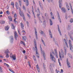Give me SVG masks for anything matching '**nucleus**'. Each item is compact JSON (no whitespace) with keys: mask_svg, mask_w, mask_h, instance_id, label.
<instances>
[{"mask_svg":"<svg viewBox=\"0 0 73 73\" xmlns=\"http://www.w3.org/2000/svg\"><path fill=\"white\" fill-rule=\"evenodd\" d=\"M10 42L11 43V44H13V41H14V40H13L12 39H10Z\"/></svg>","mask_w":73,"mask_h":73,"instance_id":"72a5a7b5","label":"nucleus"},{"mask_svg":"<svg viewBox=\"0 0 73 73\" xmlns=\"http://www.w3.org/2000/svg\"><path fill=\"white\" fill-rule=\"evenodd\" d=\"M40 33L41 35H44V37L45 36V33H44V32H43L42 31H41Z\"/></svg>","mask_w":73,"mask_h":73,"instance_id":"cd10ccee","label":"nucleus"},{"mask_svg":"<svg viewBox=\"0 0 73 73\" xmlns=\"http://www.w3.org/2000/svg\"><path fill=\"white\" fill-rule=\"evenodd\" d=\"M43 54V57H44V60H45V53H44V54Z\"/></svg>","mask_w":73,"mask_h":73,"instance_id":"58836bf2","label":"nucleus"},{"mask_svg":"<svg viewBox=\"0 0 73 73\" xmlns=\"http://www.w3.org/2000/svg\"><path fill=\"white\" fill-rule=\"evenodd\" d=\"M43 67L44 68V69H45V64H44V63H43Z\"/></svg>","mask_w":73,"mask_h":73,"instance_id":"13d9d810","label":"nucleus"},{"mask_svg":"<svg viewBox=\"0 0 73 73\" xmlns=\"http://www.w3.org/2000/svg\"><path fill=\"white\" fill-rule=\"evenodd\" d=\"M40 49L41 53L42 54H44V53H45V52H44V51L42 50V48L41 47V44H40Z\"/></svg>","mask_w":73,"mask_h":73,"instance_id":"6e6552de","label":"nucleus"},{"mask_svg":"<svg viewBox=\"0 0 73 73\" xmlns=\"http://www.w3.org/2000/svg\"><path fill=\"white\" fill-rule=\"evenodd\" d=\"M16 19H17V18H15L14 20V21L15 23V24H17L18 23L17 21H16Z\"/></svg>","mask_w":73,"mask_h":73,"instance_id":"c85d7f7f","label":"nucleus"},{"mask_svg":"<svg viewBox=\"0 0 73 73\" xmlns=\"http://www.w3.org/2000/svg\"><path fill=\"white\" fill-rule=\"evenodd\" d=\"M61 72H62V73H63V70H62V69H61Z\"/></svg>","mask_w":73,"mask_h":73,"instance_id":"774afa93","label":"nucleus"},{"mask_svg":"<svg viewBox=\"0 0 73 73\" xmlns=\"http://www.w3.org/2000/svg\"><path fill=\"white\" fill-rule=\"evenodd\" d=\"M59 57H60V58L61 60H62V57H61V52H59Z\"/></svg>","mask_w":73,"mask_h":73,"instance_id":"c756f323","label":"nucleus"},{"mask_svg":"<svg viewBox=\"0 0 73 73\" xmlns=\"http://www.w3.org/2000/svg\"><path fill=\"white\" fill-rule=\"evenodd\" d=\"M22 32L23 33V35H25V34L26 33H25V31H24V30H23L22 31Z\"/></svg>","mask_w":73,"mask_h":73,"instance_id":"ea45409f","label":"nucleus"},{"mask_svg":"<svg viewBox=\"0 0 73 73\" xmlns=\"http://www.w3.org/2000/svg\"><path fill=\"white\" fill-rule=\"evenodd\" d=\"M10 40H14V37L12 36H10Z\"/></svg>","mask_w":73,"mask_h":73,"instance_id":"a878e982","label":"nucleus"},{"mask_svg":"<svg viewBox=\"0 0 73 73\" xmlns=\"http://www.w3.org/2000/svg\"><path fill=\"white\" fill-rule=\"evenodd\" d=\"M33 58L34 59V61H36V58L35 55L33 56Z\"/></svg>","mask_w":73,"mask_h":73,"instance_id":"c03bdc74","label":"nucleus"},{"mask_svg":"<svg viewBox=\"0 0 73 73\" xmlns=\"http://www.w3.org/2000/svg\"><path fill=\"white\" fill-rule=\"evenodd\" d=\"M61 2H62V0H59V5L60 8H61V7H62V3H61Z\"/></svg>","mask_w":73,"mask_h":73,"instance_id":"423d86ee","label":"nucleus"},{"mask_svg":"<svg viewBox=\"0 0 73 73\" xmlns=\"http://www.w3.org/2000/svg\"><path fill=\"white\" fill-rule=\"evenodd\" d=\"M4 64L5 65H6V66H7V67H9V66L8 65V64L5 63H4Z\"/></svg>","mask_w":73,"mask_h":73,"instance_id":"a19ab883","label":"nucleus"},{"mask_svg":"<svg viewBox=\"0 0 73 73\" xmlns=\"http://www.w3.org/2000/svg\"><path fill=\"white\" fill-rule=\"evenodd\" d=\"M50 59H52V61H54V62H55L56 61L55 58H54V57L52 55V54L51 52H50Z\"/></svg>","mask_w":73,"mask_h":73,"instance_id":"7ed1b4c3","label":"nucleus"},{"mask_svg":"<svg viewBox=\"0 0 73 73\" xmlns=\"http://www.w3.org/2000/svg\"><path fill=\"white\" fill-rule=\"evenodd\" d=\"M71 28V25H68L67 27V29L68 31H70Z\"/></svg>","mask_w":73,"mask_h":73,"instance_id":"f8f14e48","label":"nucleus"},{"mask_svg":"<svg viewBox=\"0 0 73 73\" xmlns=\"http://www.w3.org/2000/svg\"><path fill=\"white\" fill-rule=\"evenodd\" d=\"M38 50H36V57H37L38 58H39V56H38V52H37Z\"/></svg>","mask_w":73,"mask_h":73,"instance_id":"b1692460","label":"nucleus"},{"mask_svg":"<svg viewBox=\"0 0 73 73\" xmlns=\"http://www.w3.org/2000/svg\"><path fill=\"white\" fill-rule=\"evenodd\" d=\"M58 31L59 32V33L61 36L62 35V34H61V31H60V27H59V25H58Z\"/></svg>","mask_w":73,"mask_h":73,"instance_id":"4468645a","label":"nucleus"},{"mask_svg":"<svg viewBox=\"0 0 73 73\" xmlns=\"http://www.w3.org/2000/svg\"><path fill=\"white\" fill-rule=\"evenodd\" d=\"M6 54V57L7 58H8L9 57V54Z\"/></svg>","mask_w":73,"mask_h":73,"instance_id":"37998d69","label":"nucleus"},{"mask_svg":"<svg viewBox=\"0 0 73 73\" xmlns=\"http://www.w3.org/2000/svg\"><path fill=\"white\" fill-rule=\"evenodd\" d=\"M40 16V14H37V17L39 18V19H40V17L39 16Z\"/></svg>","mask_w":73,"mask_h":73,"instance_id":"6e6d98bb","label":"nucleus"},{"mask_svg":"<svg viewBox=\"0 0 73 73\" xmlns=\"http://www.w3.org/2000/svg\"><path fill=\"white\" fill-rule=\"evenodd\" d=\"M8 19L10 21H12V18L11 16L9 17Z\"/></svg>","mask_w":73,"mask_h":73,"instance_id":"473e14b6","label":"nucleus"},{"mask_svg":"<svg viewBox=\"0 0 73 73\" xmlns=\"http://www.w3.org/2000/svg\"><path fill=\"white\" fill-rule=\"evenodd\" d=\"M10 57H11V58H13V60H16V56L15 55H13L12 56H10Z\"/></svg>","mask_w":73,"mask_h":73,"instance_id":"9b49d317","label":"nucleus"},{"mask_svg":"<svg viewBox=\"0 0 73 73\" xmlns=\"http://www.w3.org/2000/svg\"><path fill=\"white\" fill-rule=\"evenodd\" d=\"M11 5H14V3L13 2L11 3Z\"/></svg>","mask_w":73,"mask_h":73,"instance_id":"5fc2aeb1","label":"nucleus"},{"mask_svg":"<svg viewBox=\"0 0 73 73\" xmlns=\"http://www.w3.org/2000/svg\"><path fill=\"white\" fill-rule=\"evenodd\" d=\"M34 22L35 24H36V20L34 19Z\"/></svg>","mask_w":73,"mask_h":73,"instance_id":"680f3d73","label":"nucleus"},{"mask_svg":"<svg viewBox=\"0 0 73 73\" xmlns=\"http://www.w3.org/2000/svg\"><path fill=\"white\" fill-rule=\"evenodd\" d=\"M66 63L67 64V66H68V67L70 68V63H69V61H68V58H67L66 59Z\"/></svg>","mask_w":73,"mask_h":73,"instance_id":"0eeeda50","label":"nucleus"},{"mask_svg":"<svg viewBox=\"0 0 73 73\" xmlns=\"http://www.w3.org/2000/svg\"><path fill=\"white\" fill-rule=\"evenodd\" d=\"M68 35L69 36L70 38V39H71V40L72 41H73V37L71 35L70 33H68Z\"/></svg>","mask_w":73,"mask_h":73,"instance_id":"9d476101","label":"nucleus"},{"mask_svg":"<svg viewBox=\"0 0 73 73\" xmlns=\"http://www.w3.org/2000/svg\"><path fill=\"white\" fill-rule=\"evenodd\" d=\"M70 23H73V19H70Z\"/></svg>","mask_w":73,"mask_h":73,"instance_id":"79ce46f5","label":"nucleus"},{"mask_svg":"<svg viewBox=\"0 0 73 73\" xmlns=\"http://www.w3.org/2000/svg\"><path fill=\"white\" fill-rule=\"evenodd\" d=\"M62 11L64 13H65L66 12V10L64 7H62L61 8Z\"/></svg>","mask_w":73,"mask_h":73,"instance_id":"1a4fd4ad","label":"nucleus"},{"mask_svg":"<svg viewBox=\"0 0 73 73\" xmlns=\"http://www.w3.org/2000/svg\"><path fill=\"white\" fill-rule=\"evenodd\" d=\"M50 25H53V23H52V20L50 19Z\"/></svg>","mask_w":73,"mask_h":73,"instance_id":"7c9ffc66","label":"nucleus"},{"mask_svg":"<svg viewBox=\"0 0 73 73\" xmlns=\"http://www.w3.org/2000/svg\"><path fill=\"white\" fill-rule=\"evenodd\" d=\"M21 26L22 29H24V24H23V23H21Z\"/></svg>","mask_w":73,"mask_h":73,"instance_id":"aec40b11","label":"nucleus"},{"mask_svg":"<svg viewBox=\"0 0 73 73\" xmlns=\"http://www.w3.org/2000/svg\"><path fill=\"white\" fill-rule=\"evenodd\" d=\"M1 14H3V12L1 11L0 13V15H1Z\"/></svg>","mask_w":73,"mask_h":73,"instance_id":"338daca9","label":"nucleus"},{"mask_svg":"<svg viewBox=\"0 0 73 73\" xmlns=\"http://www.w3.org/2000/svg\"><path fill=\"white\" fill-rule=\"evenodd\" d=\"M27 25L28 27H29V22H28L27 21Z\"/></svg>","mask_w":73,"mask_h":73,"instance_id":"864d4df0","label":"nucleus"},{"mask_svg":"<svg viewBox=\"0 0 73 73\" xmlns=\"http://www.w3.org/2000/svg\"><path fill=\"white\" fill-rule=\"evenodd\" d=\"M9 29V25H7L5 27V29L6 31H8Z\"/></svg>","mask_w":73,"mask_h":73,"instance_id":"2eb2a0df","label":"nucleus"},{"mask_svg":"<svg viewBox=\"0 0 73 73\" xmlns=\"http://www.w3.org/2000/svg\"><path fill=\"white\" fill-rule=\"evenodd\" d=\"M23 8L24 10H25V11H26V9H25V6H24V5H23Z\"/></svg>","mask_w":73,"mask_h":73,"instance_id":"de8ad7c7","label":"nucleus"},{"mask_svg":"<svg viewBox=\"0 0 73 73\" xmlns=\"http://www.w3.org/2000/svg\"><path fill=\"white\" fill-rule=\"evenodd\" d=\"M70 7L71 10L73 14V9H72V6H71V5L70 4Z\"/></svg>","mask_w":73,"mask_h":73,"instance_id":"2f4dec72","label":"nucleus"},{"mask_svg":"<svg viewBox=\"0 0 73 73\" xmlns=\"http://www.w3.org/2000/svg\"><path fill=\"white\" fill-rule=\"evenodd\" d=\"M34 42L35 48L36 49V50H37V44H36V40H34Z\"/></svg>","mask_w":73,"mask_h":73,"instance_id":"ddd939ff","label":"nucleus"},{"mask_svg":"<svg viewBox=\"0 0 73 73\" xmlns=\"http://www.w3.org/2000/svg\"><path fill=\"white\" fill-rule=\"evenodd\" d=\"M6 13H7V14H8V15H9L10 14L9 12L8 11H7Z\"/></svg>","mask_w":73,"mask_h":73,"instance_id":"a18cd8bd","label":"nucleus"},{"mask_svg":"<svg viewBox=\"0 0 73 73\" xmlns=\"http://www.w3.org/2000/svg\"><path fill=\"white\" fill-rule=\"evenodd\" d=\"M32 12H33V15L34 17V18H36V17L35 16V13H34V10H32Z\"/></svg>","mask_w":73,"mask_h":73,"instance_id":"f704fd0d","label":"nucleus"},{"mask_svg":"<svg viewBox=\"0 0 73 73\" xmlns=\"http://www.w3.org/2000/svg\"><path fill=\"white\" fill-rule=\"evenodd\" d=\"M28 64L29 65L30 67H31V66L30 63L29 62H28Z\"/></svg>","mask_w":73,"mask_h":73,"instance_id":"49530a36","label":"nucleus"},{"mask_svg":"<svg viewBox=\"0 0 73 73\" xmlns=\"http://www.w3.org/2000/svg\"><path fill=\"white\" fill-rule=\"evenodd\" d=\"M49 35L50 36V37L51 38H52L53 37L52 36V33H51V31H50V30H49Z\"/></svg>","mask_w":73,"mask_h":73,"instance_id":"dca6fc26","label":"nucleus"},{"mask_svg":"<svg viewBox=\"0 0 73 73\" xmlns=\"http://www.w3.org/2000/svg\"><path fill=\"white\" fill-rule=\"evenodd\" d=\"M19 11H20L19 12V14L21 17L23 16V19H24L25 21V16H24V13L23 12H22L21 11V8L20 7L19 8Z\"/></svg>","mask_w":73,"mask_h":73,"instance_id":"f257e3e1","label":"nucleus"},{"mask_svg":"<svg viewBox=\"0 0 73 73\" xmlns=\"http://www.w3.org/2000/svg\"><path fill=\"white\" fill-rule=\"evenodd\" d=\"M20 43L21 44H23V45H25V43L24 42H23L22 40L20 41Z\"/></svg>","mask_w":73,"mask_h":73,"instance_id":"bb28decb","label":"nucleus"},{"mask_svg":"<svg viewBox=\"0 0 73 73\" xmlns=\"http://www.w3.org/2000/svg\"><path fill=\"white\" fill-rule=\"evenodd\" d=\"M22 39L24 41H26L27 38L25 36H22Z\"/></svg>","mask_w":73,"mask_h":73,"instance_id":"412c9836","label":"nucleus"},{"mask_svg":"<svg viewBox=\"0 0 73 73\" xmlns=\"http://www.w3.org/2000/svg\"><path fill=\"white\" fill-rule=\"evenodd\" d=\"M19 3L20 6H21V1H19Z\"/></svg>","mask_w":73,"mask_h":73,"instance_id":"09e8293b","label":"nucleus"},{"mask_svg":"<svg viewBox=\"0 0 73 73\" xmlns=\"http://www.w3.org/2000/svg\"><path fill=\"white\" fill-rule=\"evenodd\" d=\"M14 36H15V38L16 40H17L18 38V37H19V36L17 35V33L15 32V33H14Z\"/></svg>","mask_w":73,"mask_h":73,"instance_id":"20e7f679","label":"nucleus"},{"mask_svg":"<svg viewBox=\"0 0 73 73\" xmlns=\"http://www.w3.org/2000/svg\"><path fill=\"white\" fill-rule=\"evenodd\" d=\"M0 72H3V71H2V69L1 67H0Z\"/></svg>","mask_w":73,"mask_h":73,"instance_id":"8fccbe9b","label":"nucleus"},{"mask_svg":"<svg viewBox=\"0 0 73 73\" xmlns=\"http://www.w3.org/2000/svg\"><path fill=\"white\" fill-rule=\"evenodd\" d=\"M41 40H42V43H43L44 46H45V42H44V40H43L42 39H41Z\"/></svg>","mask_w":73,"mask_h":73,"instance_id":"e433bc0d","label":"nucleus"},{"mask_svg":"<svg viewBox=\"0 0 73 73\" xmlns=\"http://www.w3.org/2000/svg\"><path fill=\"white\" fill-rule=\"evenodd\" d=\"M58 19L60 23H61V18H60V16L59 13L58 14Z\"/></svg>","mask_w":73,"mask_h":73,"instance_id":"f3484780","label":"nucleus"},{"mask_svg":"<svg viewBox=\"0 0 73 73\" xmlns=\"http://www.w3.org/2000/svg\"><path fill=\"white\" fill-rule=\"evenodd\" d=\"M69 46L70 48V50H71V51L73 52V46H72V42H71V40H69Z\"/></svg>","mask_w":73,"mask_h":73,"instance_id":"f03ea898","label":"nucleus"},{"mask_svg":"<svg viewBox=\"0 0 73 73\" xmlns=\"http://www.w3.org/2000/svg\"><path fill=\"white\" fill-rule=\"evenodd\" d=\"M58 62L59 63V65H60V66H61V63H60V61L59 60V59H58Z\"/></svg>","mask_w":73,"mask_h":73,"instance_id":"603ef678","label":"nucleus"},{"mask_svg":"<svg viewBox=\"0 0 73 73\" xmlns=\"http://www.w3.org/2000/svg\"><path fill=\"white\" fill-rule=\"evenodd\" d=\"M17 17V15L15 13L14 14V17Z\"/></svg>","mask_w":73,"mask_h":73,"instance_id":"4d7b16f0","label":"nucleus"},{"mask_svg":"<svg viewBox=\"0 0 73 73\" xmlns=\"http://www.w3.org/2000/svg\"><path fill=\"white\" fill-rule=\"evenodd\" d=\"M18 5V3H17V2H16L15 3V6H16Z\"/></svg>","mask_w":73,"mask_h":73,"instance_id":"0e129e2a","label":"nucleus"},{"mask_svg":"<svg viewBox=\"0 0 73 73\" xmlns=\"http://www.w3.org/2000/svg\"><path fill=\"white\" fill-rule=\"evenodd\" d=\"M16 7L17 9H18L19 8V6L18 5H17V6L16 5Z\"/></svg>","mask_w":73,"mask_h":73,"instance_id":"3c124183","label":"nucleus"},{"mask_svg":"<svg viewBox=\"0 0 73 73\" xmlns=\"http://www.w3.org/2000/svg\"><path fill=\"white\" fill-rule=\"evenodd\" d=\"M50 14L51 15V18H52V19H54V15H53V13H52V12H51L50 13Z\"/></svg>","mask_w":73,"mask_h":73,"instance_id":"a211bd4d","label":"nucleus"},{"mask_svg":"<svg viewBox=\"0 0 73 73\" xmlns=\"http://www.w3.org/2000/svg\"><path fill=\"white\" fill-rule=\"evenodd\" d=\"M66 8L68 9V11H69V10H70L69 9V5H68V4L67 3H66Z\"/></svg>","mask_w":73,"mask_h":73,"instance_id":"5701e85b","label":"nucleus"},{"mask_svg":"<svg viewBox=\"0 0 73 73\" xmlns=\"http://www.w3.org/2000/svg\"><path fill=\"white\" fill-rule=\"evenodd\" d=\"M26 4L27 6L29 5V1L28 0H26Z\"/></svg>","mask_w":73,"mask_h":73,"instance_id":"4be33fe9","label":"nucleus"},{"mask_svg":"<svg viewBox=\"0 0 73 73\" xmlns=\"http://www.w3.org/2000/svg\"><path fill=\"white\" fill-rule=\"evenodd\" d=\"M23 53H25V50H23Z\"/></svg>","mask_w":73,"mask_h":73,"instance_id":"69168bd1","label":"nucleus"},{"mask_svg":"<svg viewBox=\"0 0 73 73\" xmlns=\"http://www.w3.org/2000/svg\"><path fill=\"white\" fill-rule=\"evenodd\" d=\"M65 37L66 38H68V37H67V36H66V35H65Z\"/></svg>","mask_w":73,"mask_h":73,"instance_id":"e2e57ef3","label":"nucleus"},{"mask_svg":"<svg viewBox=\"0 0 73 73\" xmlns=\"http://www.w3.org/2000/svg\"><path fill=\"white\" fill-rule=\"evenodd\" d=\"M1 24H4L5 23V21H1Z\"/></svg>","mask_w":73,"mask_h":73,"instance_id":"4c0bfd02","label":"nucleus"},{"mask_svg":"<svg viewBox=\"0 0 73 73\" xmlns=\"http://www.w3.org/2000/svg\"><path fill=\"white\" fill-rule=\"evenodd\" d=\"M37 70L38 72H40V68H37Z\"/></svg>","mask_w":73,"mask_h":73,"instance_id":"052dcab7","label":"nucleus"},{"mask_svg":"<svg viewBox=\"0 0 73 73\" xmlns=\"http://www.w3.org/2000/svg\"><path fill=\"white\" fill-rule=\"evenodd\" d=\"M35 30L36 37V38L37 40V39H38V37L37 36V30H36V27L35 28Z\"/></svg>","mask_w":73,"mask_h":73,"instance_id":"39448f33","label":"nucleus"},{"mask_svg":"<svg viewBox=\"0 0 73 73\" xmlns=\"http://www.w3.org/2000/svg\"><path fill=\"white\" fill-rule=\"evenodd\" d=\"M11 28L13 29H14L15 30V25L13 24V23H11Z\"/></svg>","mask_w":73,"mask_h":73,"instance_id":"6ab92c4d","label":"nucleus"},{"mask_svg":"<svg viewBox=\"0 0 73 73\" xmlns=\"http://www.w3.org/2000/svg\"><path fill=\"white\" fill-rule=\"evenodd\" d=\"M9 53V50H8V49L6 50L5 52V54H7Z\"/></svg>","mask_w":73,"mask_h":73,"instance_id":"393cba45","label":"nucleus"},{"mask_svg":"<svg viewBox=\"0 0 73 73\" xmlns=\"http://www.w3.org/2000/svg\"><path fill=\"white\" fill-rule=\"evenodd\" d=\"M27 15L29 17H30V15L28 13H27Z\"/></svg>","mask_w":73,"mask_h":73,"instance_id":"bf43d9fd","label":"nucleus"},{"mask_svg":"<svg viewBox=\"0 0 73 73\" xmlns=\"http://www.w3.org/2000/svg\"><path fill=\"white\" fill-rule=\"evenodd\" d=\"M64 50L65 54H66V47H64Z\"/></svg>","mask_w":73,"mask_h":73,"instance_id":"c9c22d12","label":"nucleus"}]
</instances>
